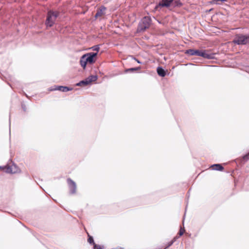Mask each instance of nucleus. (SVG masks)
Segmentation results:
<instances>
[{
  "instance_id": "20",
  "label": "nucleus",
  "mask_w": 249,
  "mask_h": 249,
  "mask_svg": "<svg viewBox=\"0 0 249 249\" xmlns=\"http://www.w3.org/2000/svg\"><path fill=\"white\" fill-rule=\"evenodd\" d=\"M91 49L93 50V51H95L96 52H98L99 50V46L98 45H96V46H93Z\"/></svg>"
},
{
  "instance_id": "25",
  "label": "nucleus",
  "mask_w": 249,
  "mask_h": 249,
  "mask_svg": "<svg viewBox=\"0 0 249 249\" xmlns=\"http://www.w3.org/2000/svg\"><path fill=\"white\" fill-rule=\"evenodd\" d=\"M9 133H11V127H10V125H9Z\"/></svg>"
},
{
  "instance_id": "7",
  "label": "nucleus",
  "mask_w": 249,
  "mask_h": 249,
  "mask_svg": "<svg viewBox=\"0 0 249 249\" xmlns=\"http://www.w3.org/2000/svg\"><path fill=\"white\" fill-rule=\"evenodd\" d=\"M97 54V53H89L84 54V56H85L86 60L88 63L92 64L95 62Z\"/></svg>"
},
{
  "instance_id": "12",
  "label": "nucleus",
  "mask_w": 249,
  "mask_h": 249,
  "mask_svg": "<svg viewBox=\"0 0 249 249\" xmlns=\"http://www.w3.org/2000/svg\"><path fill=\"white\" fill-rule=\"evenodd\" d=\"M211 168L213 170L216 171H222L224 169V167L220 164H214L211 166Z\"/></svg>"
},
{
  "instance_id": "11",
  "label": "nucleus",
  "mask_w": 249,
  "mask_h": 249,
  "mask_svg": "<svg viewBox=\"0 0 249 249\" xmlns=\"http://www.w3.org/2000/svg\"><path fill=\"white\" fill-rule=\"evenodd\" d=\"M72 88H70L66 86H56L54 90H57L62 92H67L71 90Z\"/></svg>"
},
{
  "instance_id": "2",
  "label": "nucleus",
  "mask_w": 249,
  "mask_h": 249,
  "mask_svg": "<svg viewBox=\"0 0 249 249\" xmlns=\"http://www.w3.org/2000/svg\"><path fill=\"white\" fill-rule=\"evenodd\" d=\"M59 15V12L50 10L48 11L45 24L47 26L52 27L54 24L57 17Z\"/></svg>"
},
{
  "instance_id": "10",
  "label": "nucleus",
  "mask_w": 249,
  "mask_h": 249,
  "mask_svg": "<svg viewBox=\"0 0 249 249\" xmlns=\"http://www.w3.org/2000/svg\"><path fill=\"white\" fill-rule=\"evenodd\" d=\"M106 10V8L105 6H101L97 11V13L95 14V17L97 18L98 17H102L105 14V11Z\"/></svg>"
},
{
  "instance_id": "3",
  "label": "nucleus",
  "mask_w": 249,
  "mask_h": 249,
  "mask_svg": "<svg viewBox=\"0 0 249 249\" xmlns=\"http://www.w3.org/2000/svg\"><path fill=\"white\" fill-rule=\"evenodd\" d=\"M233 42L238 45H244L249 43V35L238 34L235 35Z\"/></svg>"
},
{
  "instance_id": "14",
  "label": "nucleus",
  "mask_w": 249,
  "mask_h": 249,
  "mask_svg": "<svg viewBox=\"0 0 249 249\" xmlns=\"http://www.w3.org/2000/svg\"><path fill=\"white\" fill-rule=\"evenodd\" d=\"M157 73L160 76H162V77L165 76V75L166 74L165 71H164V70L162 68H160V67L158 68Z\"/></svg>"
},
{
  "instance_id": "18",
  "label": "nucleus",
  "mask_w": 249,
  "mask_h": 249,
  "mask_svg": "<svg viewBox=\"0 0 249 249\" xmlns=\"http://www.w3.org/2000/svg\"><path fill=\"white\" fill-rule=\"evenodd\" d=\"M184 231H185L184 229L181 228L179 230L178 233L179 236H181V235H182L184 232Z\"/></svg>"
},
{
  "instance_id": "17",
  "label": "nucleus",
  "mask_w": 249,
  "mask_h": 249,
  "mask_svg": "<svg viewBox=\"0 0 249 249\" xmlns=\"http://www.w3.org/2000/svg\"><path fill=\"white\" fill-rule=\"evenodd\" d=\"M88 242H89V243L90 244H93L94 246L95 245H96L94 242V239H93V238L92 237V236L89 235V234H88Z\"/></svg>"
},
{
  "instance_id": "24",
  "label": "nucleus",
  "mask_w": 249,
  "mask_h": 249,
  "mask_svg": "<svg viewBox=\"0 0 249 249\" xmlns=\"http://www.w3.org/2000/svg\"><path fill=\"white\" fill-rule=\"evenodd\" d=\"M178 237L177 236H175L171 241H174V243L178 239Z\"/></svg>"
},
{
  "instance_id": "13",
  "label": "nucleus",
  "mask_w": 249,
  "mask_h": 249,
  "mask_svg": "<svg viewBox=\"0 0 249 249\" xmlns=\"http://www.w3.org/2000/svg\"><path fill=\"white\" fill-rule=\"evenodd\" d=\"M80 65L81 66L85 69L86 67L87 64L88 63L86 60L85 56L84 55L81 57L80 61Z\"/></svg>"
},
{
  "instance_id": "23",
  "label": "nucleus",
  "mask_w": 249,
  "mask_h": 249,
  "mask_svg": "<svg viewBox=\"0 0 249 249\" xmlns=\"http://www.w3.org/2000/svg\"><path fill=\"white\" fill-rule=\"evenodd\" d=\"M94 249H102L100 245L96 244L94 246Z\"/></svg>"
},
{
  "instance_id": "21",
  "label": "nucleus",
  "mask_w": 249,
  "mask_h": 249,
  "mask_svg": "<svg viewBox=\"0 0 249 249\" xmlns=\"http://www.w3.org/2000/svg\"><path fill=\"white\" fill-rule=\"evenodd\" d=\"M223 2L222 0H213L212 3L213 4H220L219 2Z\"/></svg>"
},
{
  "instance_id": "8",
  "label": "nucleus",
  "mask_w": 249,
  "mask_h": 249,
  "mask_svg": "<svg viewBox=\"0 0 249 249\" xmlns=\"http://www.w3.org/2000/svg\"><path fill=\"white\" fill-rule=\"evenodd\" d=\"M67 181L69 185L70 194H74L76 193V185L75 182L70 178H68Z\"/></svg>"
},
{
  "instance_id": "26",
  "label": "nucleus",
  "mask_w": 249,
  "mask_h": 249,
  "mask_svg": "<svg viewBox=\"0 0 249 249\" xmlns=\"http://www.w3.org/2000/svg\"><path fill=\"white\" fill-rule=\"evenodd\" d=\"M135 60L138 62V63H140V62L138 60H137V59H135Z\"/></svg>"
},
{
  "instance_id": "5",
  "label": "nucleus",
  "mask_w": 249,
  "mask_h": 249,
  "mask_svg": "<svg viewBox=\"0 0 249 249\" xmlns=\"http://www.w3.org/2000/svg\"><path fill=\"white\" fill-rule=\"evenodd\" d=\"M97 77L95 76L91 75L84 80H82L76 84L78 86H85L90 84L92 82L96 81Z\"/></svg>"
},
{
  "instance_id": "4",
  "label": "nucleus",
  "mask_w": 249,
  "mask_h": 249,
  "mask_svg": "<svg viewBox=\"0 0 249 249\" xmlns=\"http://www.w3.org/2000/svg\"><path fill=\"white\" fill-rule=\"evenodd\" d=\"M151 23V18L148 17H144L142 20V23L139 28L141 30H145L149 28Z\"/></svg>"
},
{
  "instance_id": "15",
  "label": "nucleus",
  "mask_w": 249,
  "mask_h": 249,
  "mask_svg": "<svg viewBox=\"0 0 249 249\" xmlns=\"http://www.w3.org/2000/svg\"><path fill=\"white\" fill-rule=\"evenodd\" d=\"M172 3L174 6L180 7L182 5V3L180 0H173Z\"/></svg>"
},
{
  "instance_id": "19",
  "label": "nucleus",
  "mask_w": 249,
  "mask_h": 249,
  "mask_svg": "<svg viewBox=\"0 0 249 249\" xmlns=\"http://www.w3.org/2000/svg\"><path fill=\"white\" fill-rule=\"evenodd\" d=\"M243 159L245 161L248 160H249V152L248 154L244 155L243 157Z\"/></svg>"
},
{
  "instance_id": "22",
  "label": "nucleus",
  "mask_w": 249,
  "mask_h": 249,
  "mask_svg": "<svg viewBox=\"0 0 249 249\" xmlns=\"http://www.w3.org/2000/svg\"><path fill=\"white\" fill-rule=\"evenodd\" d=\"M174 243V241H170L168 243V245L164 249H166L167 248H169V247H170L171 246H172Z\"/></svg>"
},
{
  "instance_id": "16",
  "label": "nucleus",
  "mask_w": 249,
  "mask_h": 249,
  "mask_svg": "<svg viewBox=\"0 0 249 249\" xmlns=\"http://www.w3.org/2000/svg\"><path fill=\"white\" fill-rule=\"evenodd\" d=\"M141 67H136V68H130V69H126L125 70V72H133L134 71H139V70H141Z\"/></svg>"
},
{
  "instance_id": "1",
  "label": "nucleus",
  "mask_w": 249,
  "mask_h": 249,
  "mask_svg": "<svg viewBox=\"0 0 249 249\" xmlns=\"http://www.w3.org/2000/svg\"><path fill=\"white\" fill-rule=\"evenodd\" d=\"M185 53L191 56H201L207 59H212L213 57V54L210 53L208 50L189 49L185 51Z\"/></svg>"
},
{
  "instance_id": "9",
  "label": "nucleus",
  "mask_w": 249,
  "mask_h": 249,
  "mask_svg": "<svg viewBox=\"0 0 249 249\" xmlns=\"http://www.w3.org/2000/svg\"><path fill=\"white\" fill-rule=\"evenodd\" d=\"M173 0H161L158 5L156 6V9L158 7H169L172 3Z\"/></svg>"
},
{
  "instance_id": "6",
  "label": "nucleus",
  "mask_w": 249,
  "mask_h": 249,
  "mask_svg": "<svg viewBox=\"0 0 249 249\" xmlns=\"http://www.w3.org/2000/svg\"><path fill=\"white\" fill-rule=\"evenodd\" d=\"M0 169H5V172L7 173L14 174L17 173L19 170L18 167L15 164H13L11 166H0Z\"/></svg>"
}]
</instances>
